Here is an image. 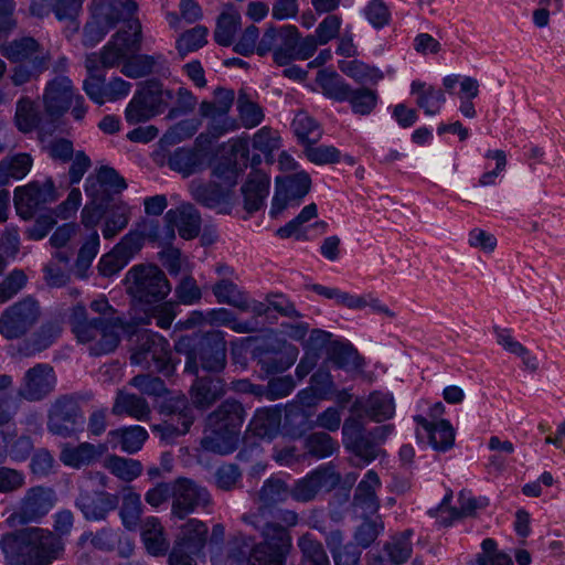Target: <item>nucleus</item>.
<instances>
[{
    "label": "nucleus",
    "instance_id": "1",
    "mask_svg": "<svg viewBox=\"0 0 565 565\" xmlns=\"http://www.w3.org/2000/svg\"><path fill=\"white\" fill-rule=\"evenodd\" d=\"M89 308L98 317L89 319L84 306L74 307L71 316L73 332L78 341L92 342L90 354H108L118 347L120 332L125 330V321L105 297L93 300Z\"/></svg>",
    "mask_w": 565,
    "mask_h": 565
},
{
    "label": "nucleus",
    "instance_id": "2",
    "mask_svg": "<svg viewBox=\"0 0 565 565\" xmlns=\"http://www.w3.org/2000/svg\"><path fill=\"white\" fill-rule=\"evenodd\" d=\"M0 547L8 565H51L64 542L57 532H7Z\"/></svg>",
    "mask_w": 565,
    "mask_h": 565
},
{
    "label": "nucleus",
    "instance_id": "3",
    "mask_svg": "<svg viewBox=\"0 0 565 565\" xmlns=\"http://www.w3.org/2000/svg\"><path fill=\"white\" fill-rule=\"evenodd\" d=\"M291 551L289 532H263L260 541L238 532L228 541L227 558L235 565H286Z\"/></svg>",
    "mask_w": 565,
    "mask_h": 565
},
{
    "label": "nucleus",
    "instance_id": "4",
    "mask_svg": "<svg viewBox=\"0 0 565 565\" xmlns=\"http://www.w3.org/2000/svg\"><path fill=\"white\" fill-rule=\"evenodd\" d=\"M246 415L239 401L232 397L224 399L206 417L209 433L201 439V447L221 456L234 452Z\"/></svg>",
    "mask_w": 565,
    "mask_h": 565
},
{
    "label": "nucleus",
    "instance_id": "5",
    "mask_svg": "<svg viewBox=\"0 0 565 565\" xmlns=\"http://www.w3.org/2000/svg\"><path fill=\"white\" fill-rule=\"evenodd\" d=\"M178 353L185 356L184 372L198 375L199 370L218 374L227 364L226 341L222 333L211 332L193 342L188 338L175 344Z\"/></svg>",
    "mask_w": 565,
    "mask_h": 565
},
{
    "label": "nucleus",
    "instance_id": "6",
    "mask_svg": "<svg viewBox=\"0 0 565 565\" xmlns=\"http://www.w3.org/2000/svg\"><path fill=\"white\" fill-rule=\"evenodd\" d=\"M393 431L394 425L392 424L366 430L361 417L350 416L342 426V441L345 449L361 460L362 463H355L361 467L371 463L384 454L382 445Z\"/></svg>",
    "mask_w": 565,
    "mask_h": 565
},
{
    "label": "nucleus",
    "instance_id": "7",
    "mask_svg": "<svg viewBox=\"0 0 565 565\" xmlns=\"http://www.w3.org/2000/svg\"><path fill=\"white\" fill-rule=\"evenodd\" d=\"M127 292L139 302L156 303L166 299L171 291V285L157 265L138 264L126 274Z\"/></svg>",
    "mask_w": 565,
    "mask_h": 565
},
{
    "label": "nucleus",
    "instance_id": "8",
    "mask_svg": "<svg viewBox=\"0 0 565 565\" xmlns=\"http://www.w3.org/2000/svg\"><path fill=\"white\" fill-rule=\"evenodd\" d=\"M42 309L39 301L26 296L0 313V334L12 341L25 337L40 322Z\"/></svg>",
    "mask_w": 565,
    "mask_h": 565
},
{
    "label": "nucleus",
    "instance_id": "9",
    "mask_svg": "<svg viewBox=\"0 0 565 565\" xmlns=\"http://www.w3.org/2000/svg\"><path fill=\"white\" fill-rule=\"evenodd\" d=\"M56 501L57 497L52 488L31 487L20 499L17 509L8 516L7 524L10 527L39 524L54 508Z\"/></svg>",
    "mask_w": 565,
    "mask_h": 565
},
{
    "label": "nucleus",
    "instance_id": "10",
    "mask_svg": "<svg viewBox=\"0 0 565 565\" xmlns=\"http://www.w3.org/2000/svg\"><path fill=\"white\" fill-rule=\"evenodd\" d=\"M132 364L141 365L150 372L169 376L174 366L170 362L169 342L158 333L145 330L138 334V343L130 356Z\"/></svg>",
    "mask_w": 565,
    "mask_h": 565
},
{
    "label": "nucleus",
    "instance_id": "11",
    "mask_svg": "<svg viewBox=\"0 0 565 565\" xmlns=\"http://www.w3.org/2000/svg\"><path fill=\"white\" fill-rule=\"evenodd\" d=\"M166 98H172L171 90H163L157 79L146 81L129 102L125 111L126 120L131 125L149 120L162 113L167 105Z\"/></svg>",
    "mask_w": 565,
    "mask_h": 565
},
{
    "label": "nucleus",
    "instance_id": "12",
    "mask_svg": "<svg viewBox=\"0 0 565 565\" xmlns=\"http://www.w3.org/2000/svg\"><path fill=\"white\" fill-rule=\"evenodd\" d=\"M57 191L51 178L43 183L32 181L14 190V206L18 215L23 220H31L35 213L45 207L46 204L57 200Z\"/></svg>",
    "mask_w": 565,
    "mask_h": 565
},
{
    "label": "nucleus",
    "instance_id": "13",
    "mask_svg": "<svg viewBox=\"0 0 565 565\" xmlns=\"http://www.w3.org/2000/svg\"><path fill=\"white\" fill-rule=\"evenodd\" d=\"M298 349L281 340L266 342L257 347L253 355L260 370L267 375L281 373L289 369L297 360Z\"/></svg>",
    "mask_w": 565,
    "mask_h": 565
},
{
    "label": "nucleus",
    "instance_id": "14",
    "mask_svg": "<svg viewBox=\"0 0 565 565\" xmlns=\"http://www.w3.org/2000/svg\"><path fill=\"white\" fill-rule=\"evenodd\" d=\"M174 487L171 505V516L173 518L184 520L198 507H205L211 502L207 489L191 479L180 477L174 480Z\"/></svg>",
    "mask_w": 565,
    "mask_h": 565
},
{
    "label": "nucleus",
    "instance_id": "15",
    "mask_svg": "<svg viewBox=\"0 0 565 565\" xmlns=\"http://www.w3.org/2000/svg\"><path fill=\"white\" fill-rule=\"evenodd\" d=\"M452 500V491L448 490L443 501L437 508V515L440 525L447 527L454 525L456 522L473 518L477 515L478 510H483L489 505V500L484 497H472L468 491L461 490L458 493V505L450 504Z\"/></svg>",
    "mask_w": 565,
    "mask_h": 565
},
{
    "label": "nucleus",
    "instance_id": "16",
    "mask_svg": "<svg viewBox=\"0 0 565 565\" xmlns=\"http://www.w3.org/2000/svg\"><path fill=\"white\" fill-rule=\"evenodd\" d=\"M341 481V477L331 467L323 466L298 479L290 488L291 499L307 503L313 501L323 489L330 491Z\"/></svg>",
    "mask_w": 565,
    "mask_h": 565
},
{
    "label": "nucleus",
    "instance_id": "17",
    "mask_svg": "<svg viewBox=\"0 0 565 565\" xmlns=\"http://www.w3.org/2000/svg\"><path fill=\"white\" fill-rule=\"evenodd\" d=\"M81 409L77 402L68 395L58 397L47 415V429L60 437H71L77 430Z\"/></svg>",
    "mask_w": 565,
    "mask_h": 565
},
{
    "label": "nucleus",
    "instance_id": "18",
    "mask_svg": "<svg viewBox=\"0 0 565 565\" xmlns=\"http://www.w3.org/2000/svg\"><path fill=\"white\" fill-rule=\"evenodd\" d=\"M55 384L56 376L53 367L46 363H39L25 372L18 396L29 402H38L50 395Z\"/></svg>",
    "mask_w": 565,
    "mask_h": 565
},
{
    "label": "nucleus",
    "instance_id": "19",
    "mask_svg": "<svg viewBox=\"0 0 565 565\" xmlns=\"http://www.w3.org/2000/svg\"><path fill=\"white\" fill-rule=\"evenodd\" d=\"M118 502L119 499L116 494L103 490H93L89 489L88 484H83L75 500V505L86 520L102 521L117 508Z\"/></svg>",
    "mask_w": 565,
    "mask_h": 565
},
{
    "label": "nucleus",
    "instance_id": "20",
    "mask_svg": "<svg viewBox=\"0 0 565 565\" xmlns=\"http://www.w3.org/2000/svg\"><path fill=\"white\" fill-rule=\"evenodd\" d=\"M311 186V179L306 172H298L287 177L284 181H277L276 192L273 198L270 215L278 216L290 202L299 201L307 195Z\"/></svg>",
    "mask_w": 565,
    "mask_h": 565
},
{
    "label": "nucleus",
    "instance_id": "21",
    "mask_svg": "<svg viewBox=\"0 0 565 565\" xmlns=\"http://www.w3.org/2000/svg\"><path fill=\"white\" fill-rule=\"evenodd\" d=\"M140 250L137 234L127 233L115 247L105 254L98 263V271L105 277L119 273L128 262Z\"/></svg>",
    "mask_w": 565,
    "mask_h": 565
},
{
    "label": "nucleus",
    "instance_id": "22",
    "mask_svg": "<svg viewBox=\"0 0 565 565\" xmlns=\"http://www.w3.org/2000/svg\"><path fill=\"white\" fill-rule=\"evenodd\" d=\"M206 532H179L169 554V565H196L206 544Z\"/></svg>",
    "mask_w": 565,
    "mask_h": 565
},
{
    "label": "nucleus",
    "instance_id": "23",
    "mask_svg": "<svg viewBox=\"0 0 565 565\" xmlns=\"http://www.w3.org/2000/svg\"><path fill=\"white\" fill-rule=\"evenodd\" d=\"M414 420L420 426V429L416 430L418 441L427 440L437 451H447L452 448L455 443V429L449 420L441 419L438 423H431L422 415L415 416Z\"/></svg>",
    "mask_w": 565,
    "mask_h": 565
},
{
    "label": "nucleus",
    "instance_id": "24",
    "mask_svg": "<svg viewBox=\"0 0 565 565\" xmlns=\"http://www.w3.org/2000/svg\"><path fill=\"white\" fill-rule=\"evenodd\" d=\"M73 96V86L68 77L57 76L49 82L43 95L46 115L60 118L71 107Z\"/></svg>",
    "mask_w": 565,
    "mask_h": 565
},
{
    "label": "nucleus",
    "instance_id": "25",
    "mask_svg": "<svg viewBox=\"0 0 565 565\" xmlns=\"http://www.w3.org/2000/svg\"><path fill=\"white\" fill-rule=\"evenodd\" d=\"M87 543L102 552L117 551L120 557H129L134 552L131 540L118 532H85L78 545L85 547Z\"/></svg>",
    "mask_w": 565,
    "mask_h": 565
},
{
    "label": "nucleus",
    "instance_id": "26",
    "mask_svg": "<svg viewBox=\"0 0 565 565\" xmlns=\"http://www.w3.org/2000/svg\"><path fill=\"white\" fill-rule=\"evenodd\" d=\"M164 221L169 222L173 230L177 227L179 235L184 239L195 238L201 231V215L190 203L169 210Z\"/></svg>",
    "mask_w": 565,
    "mask_h": 565
},
{
    "label": "nucleus",
    "instance_id": "27",
    "mask_svg": "<svg viewBox=\"0 0 565 565\" xmlns=\"http://www.w3.org/2000/svg\"><path fill=\"white\" fill-rule=\"evenodd\" d=\"M225 394L224 381L213 376H198L190 388L192 405L206 409Z\"/></svg>",
    "mask_w": 565,
    "mask_h": 565
},
{
    "label": "nucleus",
    "instance_id": "28",
    "mask_svg": "<svg viewBox=\"0 0 565 565\" xmlns=\"http://www.w3.org/2000/svg\"><path fill=\"white\" fill-rule=\"evenodd\" d=\"M352 411H361L373 422L381 423L394 416L395 403L393 395L375 391L364 399H356Z\"/></svg>",
    "mask_w": 565,
    "mask_h": 565
},
{
    "label": "nucleus",
    "instance_id": "29",
    "mask_svg": "<svg viewBox=\"0 0 565 565\" xmlns=\"http://www.w3.org/2000/svg\"><path fill=\"white\" fill-rule=\"evenodd\" d=\"M2 54L11 62H34L43 57L44 64L50 65L51 56L39 42L31 36H23L9 42L2 49Z\"/></svg>",
    "mask_w": 565,
    "mask_h": 565
},
{
    "label": "nucleus",
    "instance_id": "30",
    "mask_svg": "<svg viewBox=\"0 0 565 565\" xmlns=\"http://www.w3.org/2000/svg\"><path fill=\"white\" fill-rule=\"evenodd\" d=\"M207 152L204 149L178 148L168 158L171 170L184 178L199 173L206 168Z\"/></svg>",
    "mask_w": 565,
    "mask_h": 565
},
{
    "label": "nucleus",
    "instance_id": "31",
    "mask_svg": "<svg viewBox=\"0 0 565 565\" xmlns=\"http://www.w3.org/2000/svg\"><path fill=\"white\" fill-rule=\"evenodd\" d=\"M242 193L245 210L248 213L258 211L269 193V178L259 170L250 172L242 186Z\"/></svg>",
    "mask_w": 565,
    "mask_h": 565
},
{
    "label": "nucleus",
    "instance_id": "32",
    "mask_svg": "<svg viewBox=\"0 0 565 565\" xmlns=\"http://www.w3.org/2000/svg\"><path fill=\"white\" fill-rule=\"evenodd\" d=\"M281 411L278 407L259 408L249 422L248 429L260 438L273 439L281 427Z\"/></svg>",
    "mask_w": 565,
    "mask_h": 565
},
{
    "label": "nucleus",
    "instance_id": "33",
    "mask_svg": "<svg viewBox=\"0 0 565 565\" xmlns=\"http://www.w3.org/2000/svg\"><path fill=\"white\" fill-rule=\"evenodd\" d=\"M61 331L57 322L43 323L30 338L21 342L19 352L25 356L40 353L53 344Z\"/></svg>",
    "mask_w": 565,
    "mask_h": 565
},
{
    "label": "nucleus",
    "instance_id": "34",
    "mask_svg": "<svg viewBox=\"0 0 565 565\" xmlns=\"http://www.w3.org/2000/svg\"><path fill=\"white\" fill-rule=\"evenodd\" d=\"M162 221L163 224L157 218H145L138 223L136 231L129 232L138 235L140 248L142 247L143 239L158 243L162 246L171 244L175 237V231L171 227L169 222L164 221V218Z\"/></svg>",
    "mask_w": 565,
    "mask_h": 565
},
{
    "label": "nucleus",
    "instance_id": "35",
    "mask_svg": "<svg viewBox=\"0 0 565 565\" xmlns=\"http://www.w3.org/2000/svg\"><path fill=\"white\" fill-rule=\"evenodd\" d=\"M111 413L117 416L127 415L137 420H147L150 417L151 408L142 396L119 391Z\"/></svg>",
    "mask_w": 565,
    "mask_h": 565
},
{
    "label": "nucleus",
    "instance_id": "36",
    "mask_svg": "<svg viewBox=\"0 0 565 565\" xmlns=\"http://www.w3.org/2000/svg\"><path fill=\"white\" fill-rule=\"evenodd\" d=\"M137 8L135 0H92L90 4L95 17H102L110 22H119L132 17Z\"/></svg>",
    "mask_w": 565,
    "mask_h": 565
},
{
    "label": "nucleus",
    "instance_id": "37",
    "mask_svg": "<svg viewBox=\"0 0 565 565\" xmlns=\"http://www.w3.org/2000/svg\"><path fill=\"white\" fill-rule=\"evenodd\" d=\"M86 193L90 198V202L82 210V224L86 228H94L105 217L107 206L113 201V195L105 190L93 191L92 188H86Z\"/></svg>",
    "mask_w": 565,
    "mask_h": 565
},
{
    "label": "nucleus",
    "instance_id": "38",
    "mask_svg": "<svg viewBox=\"0 0 565 565\" xmlns=\"http://www.w3.org/2000/svg\"><path fill=\"white\" fill-rule=\"evenodd\" d=\"M328 359L340 369L358 370L364 364L363 358L358 350L349 342L334 340L328 345Z\"/></svg>",
    "mask_w": 565,
    "mask_h": 565
},
{
    "label": "nucleus",
    "instance_id": "39",
    "mask_svg": "<svg viewBox=\"0 0 565 565\" xmlns=\"http://www.w3.org/2000/svg\"><path fill=\"white\" fill-rule=\"evenodd\" d=\"M300 565H331L323 544L310 532H305L297 542Z\"/></svg>",
    "mask_w": 565,
    "mask_h": 565
},
{
    "label": "nucleus",
    "instance_id": "40",
    "mask_svg": "<svg viewBox=\"0 0 565 565\" xmlns=\"http://www.w3.org/2000/svg\"><path fill=\"white\" fill-rule=\"evenodd\" d=\"M130 211L127 204L121 201H113L107 206L105 213V223L102 230L103 236L106 239H111L119 232H121L129 223Z\"/></svg>",
    "mask_w": 565,
    "mask_h": 565
},
{
    "label": "nucleus",
    "instance_id": "41",
    "mask_svg": "<svg viewBox=\"0 0 565 565\" xmlns=\"http://www.w3.org/2000/svg\"><path fill=\"white\" fill-rule=\"evenodd\" d=\"M104 451L103 446L96 447L89 443H82L76 447H64L61 451V461L70 467L79 468L89 465Z\"/></svg>",
    "mask_w": 565,
    "mask_h": 565
},
{
    "label": "nucleus",
    "instance_id": "42",
    "mask_svg": "<svg viewBox=\"0 0 565 565\" xmlns=\"http://www.w3.org/2000/svg\"><path fill=\"white\" fill-rule=\"evenodd\" d=\"M298 39V29L295 25L278 28L277 44L275 47L274 62L279 66H286L294 61V53Z\"/></svg>",
    "mask_w": 565,
    "mask_h": 565
},
{
    "label": "nucleus",
    "instance_id": "43",
    "mask_svg": "<svg viewBox=\"0 0 565 565\" xmlns=\"http://www.w3.org/2000/svg\"><path fill=\"white\" fill-rule=\"evenodd\" d=\"M390 562L394 565L406 563L413 551L411 532H394L383 544Z\"/></svg>",
    "mask_w": 565,
    "mask_h": 565
},
{
    "label": "nucleus",
    "instance_id": "44",
    "mask_svg": "<svg viewBox=\"0 0 565 565\" xmlns=\"http://www.w3.org/2000/svg\"><path fill=\"white\" fill-rule=\"evenodd\" d=\"M159 413L170 419L192 426L194 423L193 405L185 395L171 396L163 399L159 406Z\"/></svg>",
    "mask_w": 565,
    "mask_h": 565
},
{
    "label": "nucleus",
    "instance_id": "45",
    "mask_svg": "<svg viewBox=\"0 0 565 565\" xmlns=\"http://www.w3.org/2000/svg\"><path fill=\"white\" fill-rule=\"evenodd\" d=\"M125 28L119 30L113 38V41L126 53L135 54L141 49L142 30L138 19L128 17L122 20Z\"/></svg>",
    "mask_w": 565,
    "mask_h": 565
},
{
    "label": "nucleus",
    "instance_id": "46",
    "mask_svg": "<svg viewBox=\"0 0 565 565\" xmlns=\"http://www.w3.org/2000/svg\"><path fill=\"white\" fill-rule=\"evenodd\" d=\"M381 486L380 478L374 470H369L365 478L360 481L354 492V503L362 509L373 512L379 507L376 488Z\"/></svg>",
    "mask_w": 565,
    "mask_h": 565
},
{
    "label": "nucleus",
    "instance_id": "47",
    "mask_svg": "<svg viewBox=\"0 0 565 565\" xmlns=\"http://www.w3.org/2000/svg\"><path fill=\"white\" fill-rule=\"evenodd\" d=\"M497 343L507 352L521 358L523 365L535 372L539 369V362L535 356H531L526 347L521 342L516 341L510 330L508 329H494Z\"/></svg>",
    "mask_w": 565,
    "mask_h": 565
},
{
    "label": "nucleus",
    "instance_id": "48",
    "mask_svg": "<svg viewBox=\"0 0 565 565\" xmlns=\"http://www.w3.org/2000/svg\"><path fill=\"white\" fill-rule=\"evenodd\" d=\"M291 128L297 139L303 145H315L322 137L320 125L305 111H299L295 116Z\"/></svg>",
    "mask_w": 565,
    "mask_h": 565
},
{
    "label": "nucleus",
    "instance_id": "49",
    "mask_svg": "<svg viewBox=\"0 0 565 565\" xmlns=\"http://www.w3.org/2000/svg\"><path fill=\"white\" fill-rule=\"evenodd\" d=\"M207 319L211 324L225 326L238 333H252L258 330L257 320L238 321L234 313L225 308L210 310Z\"/></svg>",
    "mask_w": 565,
    "mask_h": 565
},
{
    "label": "nucleus",
    "instance_id": "50",
    "mask_svg": "<svg viewBox=\"0 0 565 565\" xmlns=\"http://www.w3.org/2000/svg\"><path fill=\"white\" fill-rule=\"evenodd\" d=\"M192 198L200 204L213 209L225 201L223 189L215 182L192 181L190 184Z\"/></svg>",
    "mask_w": 565,
    "mask_h": 565
},
{
    "label": "nucleus",
    "instance_id": "51",
    "mask_svg": "<svg viewBox=\"0 0 565 565\" xmlns=\"http://www.w3.org/2000/svg\"><path fill=\"white\" fill-rule=\"evenodd\" d=\"M317 82L321 86L323 94L337 102H347L352 90V87L337 73H329L324 70L318 72Z\"/></svg>",
    "mask_w": 565,
    "mask_h": 565
},
{
    "label": "nucleus",
    "instance_id": "52",
    "mask_svg": "<svg viewBox=\"0 0 565 565\" xmlns=\"http://www.w3.org/2000/svg\"><path fill=\"white\" fill-rule=\"evenodd\" d=\"M241 25V14L235 10L222 12L216 21L214 30V40L222 46H228Z\"/></svg>",
    "mask_w": 565,
    "mask_h": 565
},
{
    "label": "nucleus",
    "instance_id": "53",
    "mask_svg": "<svg viewBox=\"0 0 565 565\" xmlns=\"http://www.w3.org/2000/svg\"><path fill=\"white\" fill-rule=\"evenodd\" d=\"M339 68L347 76L355 79L360 84H376L383 78V73L373 66L361 61H340Z\"/></svg>",
    "mask_w": 565,
    "mask_h": 565
},
{
    "label": "nucleus",
    "instance_id": "54",
    "mask_svg": "<svg viewBox=\"0 0 565 565\" xmlns=\"http://www.w3.org/2000/svg\"><path fill=\"white\" fill-rule=\"evenodd\" d=\"M257 497L263 504L274 507L291 498V490L282 479L271 477L264 481Z\"/></svg>",
    "mask_w": 565,
    "mask_h": 565
},
{
    "label": "nucleus",
    "instance_id": "55",
    "mask_svg": "<svg viewBox=\"0 0 565 565\" xmlns=\"http://www.w3.org/2000/svg\"><path fill=\"white\" fill-rule=\"evenodd\" d=\"M108 436L111 437V440H118L124 451L134 454L141 449L148 438V433L141 426H130L111 430Z\"/></svg>",
    "mask_w": 565,
    "mask_h": 565
},
{
    "label": "nucleus",
    "instance_id": "56",
    "mask_svg": "<svg viewBox=\"0 0 565 565\" xmlns=\"http://www.w3.org/2000/svg\"><path fill=\"white\" fill-rule=\"evenodd\" d=\"M96 182L98 186L96 188L92 178L86 179V188H92L93 191L99 192L102 190L107 191L110 195V191L114 193H120L122 190L127 188V183L119 173L108 166H103L96 175Z\"/></svg>",
    "mask_w": 565,
    "mask_h": 565
},
{
    "label": "nucleus",
    "instance_id": "57",
    "mask_svg": "<svg viewBox=\"0 0 565 565\" xmlns=\"http://www.w3.org/2000/svg\"><path fill=\"white\" fill-rule=\"evenodd\" d=\"M14 121L18 129L23 134L31 132L39 127L41 115L29 97H22L18 100Z\"/></svg>",
    "mask_w": 565,
    "mask_h": 565
},
{
    "label": "nucleus",
    "instance_id": "58",
    "mask_svg": "<svg viewBox=\"0 0 565 565\" xmlns=\"http://www.w3.org/2000/svg\"><path fill=\"white\" fill-rule=\"evenodd\" d=\"M309 413L299 404H289L285 408L282 428L292 437H300L309 428Z\"/></svg>",
    "mask_w": 565,
    "mask_h": 565
},
{
    "label": "nucleus",
    "instance_id": "59",
    "mask_svg": "<svg viewBox=\"0 0 565 565\" xmlns=\"http://www.w3.org/2000/svg\"><path fill=\"white\" fill-rule=\"evenodd\" d=\"M243 471L238 465L226 462L218 466L214 472V483L222 491H234L242 488Z\"/></svg>",
    "mask_w": 565,
    "mask_h": 565
},
{
    "label": "nucleus",
    "instance_id": "60",
    "mask_svg": "<svg viewBox=\"0 0 565 565\" xmlns=\"http://www.w3.org/2000/svg\"><path fill=\"white\" fill-rule=\"evenodd\" d=\"M105 467L116 477L124 481H132L142 472V465L139 460L110 456L105 461Z\"/></svg>",
    "mask_w": 565,
    "mask_h": 565
},
{
    "label": "nucleus",
    "instance_id": "61",
    "mask_svg": "<svg viewBox=\"0 0 565 565\" xmlns=\"http://www.w3.org/2000/svg\"><path fill=\"white\" fill-rule=\"evenodd\" d=\"M207 28L196 25L183 32L175 43V49L181 58H184L190 52L198 51L206 44Z\"/></svg>",
    "mask_w": 565,
    "mask_h": 565
},
{
    "label": "nucleus",
    "instance_id": "62",
    "mask_svg": "<svg viewBox=\"0 0 565 565\" xmlns=\"http://www.w3.org/2000/svg\"><path fill=\"white\" fill-rule=\"evenodd\" d=\"M213 294L220 303H227L237 309H246V297L230 279H222L213 286Z\"/></svg>",
    "mask_w": 565,
    "mask_h": 565
},
{
    "label": "nucleus",
    "instance_id": "63",
    "mask_svg": "<svg viewBox=\"0 0 565 565\" xmlns=\"http://www.w3.org/2000/svg\"><path fill=\"white\" fill-rule=\"evenodd\" d=\"M308 452L317 458H327L339 449V444L328 433H312L306 438Z\"/></svg>",
    "mask_w": 565,
    "mask_h": 565
},
{
    "label": "nucleus",
    "instance_id": "64",
    "mask_svg": "<svg viewBox=\"0 0 565 565\" xmlns=\"http://www.w3.org/2000/svg\"><path fill=\"white\" fill-rule=\"evenodd\" d=\"M477 565H514L509 554L500 551L492 539L481 543V552L476 555Z\"/></svg>",
    "mask_w": 565,
    "mask_h": 565
}]
</instances>
